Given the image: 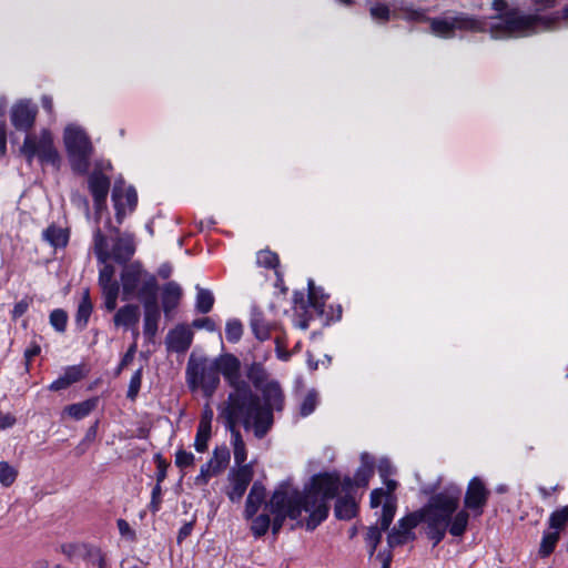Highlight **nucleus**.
I'll list each match as a JSON object with an SVG mask.
<instances>
[{"mask_svg":"<svg viewBox=\"0 0 568 568\" xmlns=\"http://www.w3.org/2000/svg\"><path fill=\"white\" fill-rule=\"evenodd\" d=\"M18 471L7 462H0V484L10 487L17 479Z\"/></svg>","mask_w":568,"mask_h":568,"instance_id":"44","label":"nucleus"},{"mask_svg":"<svg viewBox=\"0 0 568 568\" xmlns=\"http://www.w3.org/2000/svg\"><path fill=\"white\" fill-rule=\"evenodd\" d=\"M337 489L338 478L331 474L313 476L304 491L297 489L290 491L287 486L282 485L273 493L270 501L265 505L270 513L274 515L270 526L272 532L277 535L286 517L296 520L303 511L308 516L305 521H298V525H305L310 531L314 530L327 518L329 500L336 497Z\"/></svg>","mask_w":568,"mask_h":568,"instance_id":"1","label":"nucleus"},{"mask_svg":"<svg viewBox=\"0 0 568 568\" xmlns=\"http://www.w3.org/2000/svg\"><path fill=\"white\" fill-rule=\"evenodd\" d=\"M307 303L320 316L325 315V296L312 280L308 281Z\"/></svg>","mask_w":568,"mask_h":568,"instance_id":"31","label":"nucleus"},{"mask_svg":"<svg viewBox=\"0 0 568 568\" xmlns=\"http://www.w3.org/2000/svg\"><path fill=\"white\" fill-rule=\"evenodd\" d=\"M371 17L378 22L385 23L390 19V10L387 4L376 2L369 8Z\"/></svg>","mask_w":568,"mask_h":568,"instance_id":"45","label":"nucleus"},{"mask_svg":"<svg viewBox=\"0 0 568 568\" xmlns=\"http://www.w3.org/2000/svg\"><path fill=\"white\" fill-rule=\"evenodd\" d=\"M271 526V519L267 514L256 516L251 526V530L256 538L264 536Z\"/></svg>","mask_w":568,"mask_h":568,"instance_id":"43","label":"nucleus"},{"mask_svg":"<svg viewBox=\"0 0 568 568\" xmlns=\"http://www.w3.org/2000/svg\"><path fill=\"white\" fill-rule=\"evenodd\" d=\"M230 458V450L225 445L215 447L212 457L201 466L200 474L194 479L195 485L204 486L212 477L224 471L229 466Z\"/></svg>","mask_w":568,"mask_h":568,"instance_id":"12","label":"nucleus"},{"mask_svg":"<svg viewBox=\"0 0 568 568\" xmlns=\"http://www.w3.org/2000/svg\"><path fill=\"white\" fill-rule=\"evenodd\" d=\"M110 231L115 233L112 250H109L108 237L100 229H97L93 235L94 254L99 263H105L111 257L119 264H125L135 253L133 236L130 234H119V229L111 225V221L106 222Z\"/></svg>","mask_w":568,"mask_h":568,"instance_id":"6","label":"nucleus"},{"mask_svg":"<svg viewBox=\"0 0 568 568\" xmlns=\"http://www.w3.org/2000/svg\"><path fill=\"white\" fill-rule=\"evenodd\" d=\"M196 290V300H195V308L201 314L209 313L214 305V295L207 290L203 288L200 285L195 286Z\"/></svg>","mask_w":568,"mask_h":568,"instance_id":"33","label":"nucleus"},{"mask_svg":"<svg viewBox=\"0 0 568 568\" xmlns=\"http://www.w3.org/2000/svg\"><path fill=\"white\" fill-rule=\"evenodd\" d=\"M49 322L57 332L63 333L67 329L68 314L62 308H55L50 313Z\"/></svg>","mask_w":568,"mask_h":568,"instance_id":"41","label":"nucleus"},{"mask_svg":"<svg viewBox=\"0 0 568 568\" xmlns=\"http://www.w3.org/2000/svg\"><path fill=\"white\" fill-rule=\"evenodd\" d=\"M143 367L138 368L131 376L126 397L134 400L141 389Z\"/></svg>","mask_w":568,"mask_h":568,"instance_id":"46","label":"nucleus"},{"mask_svg":"<svg viewBox=\"0 0 568 568\" xmlns=\"http://www.w3.org/2000/svg\"><path fill=\"white\" fill-rule=\"evenodd\" d=\"M150 275L138 262L125 265L121 272L122 301H129L134 295L139 297V292Z\"/></svg>","mask_w":568,"mask_h":568,"instance_id":"13","label":"nucleus"},{"mask_svg":"<svg viewBox=\"0 0 568 568\" xmlns=\"http://www.w3.org/2000/svg\"><path fill=\"white\" fill-rule=\"evenodd\" d=\"M568 521V508L564 507L554 511L549 518V526L555 529L562 528Z\"/></svg>","mask_w":568,"mask_h":568,"instance_id":"48","label":"nucleus"},{"mask_svg":"<svg viewBox=\"0 0 568 568\" xmlns=\"http://www.w3.org/2000/svg\"><path fill=\"white\" fill-rule=\"evenodd\" d=\"M534 7L531 13L513 8L503 14L501 22L491 24L489 32L493 39H518L535 36L552 29L560 21V12L542 14L544 11L557 6L558 0H530Z\"/></svg>","mask_w":568,"mask_h":568,"instance_id":"3","label":"nucleus"},{"mask_svg":"<svg viewBox=\"0 0 568 568\" xmlns=\"http://www.w3.org/2000/svg\"><path fill=\"white\" fill-rule=\"evenodd\" d=\"M63 376L67 378L70 385H72L73 383L81 379V371L78 367L72 366L65 371Z\"/></svg>","mask_w":568,"mask_h":568,"instance_id":"64","label":"nucleus"},{"mask_svg":"<svg viewBox=\"0 0 568 568\" xmlns=\"http://www.w3.org/2000/svg\"><path fill=\"white\" fill-rule=\"evenodd\" d=\"M423 515L419 510L413 511L405 517L400 518L397 524L392 528L387 536V544L389 548L403 546L406 542L414 540L416 535L414 529L423 523Z\"/></svg>","mask_w":568,"mask_h":568,"instance_id":"11","label":"nucleus"},{"mask_svg":"<svg viewBox=\"0 0 568 568\" xmlns=\"http://www.w3.org/2000/svg\"><path fill=\"white\" fill-rule=\"evenodd\" d=\"M374 474V462L373 458L367 454H362V465L358 467V469L355 473L354 479L356 483V486L358 487H366L368 485V481L371 477Z\"/></svg>","mask_w":568,"mask_h":568,"instance_id":"29","label":"nucleus"},{"mask_svg":"<svg viewBox=\"0 0 568 568\" xmlns=\"http://www.w3.org/2000/svg\"><path fill=\"white\" fill-rule=\"evenodd\" d=\"M491 8L498 12V14L495 17L497 19V23L501 22V16L505 14L507 11L511 10L513 8H508V3L506 0H493ZM496 24V22L494 23Z\"/></svg>","mask_w":568,"mask_h":568,"instance_id":"56","label":"nucleus"},{"mask_svg":"<svg viewBox=\"0 0 568 568\" xmlns=\"http://www.w3.org/2000/svg\"><path fill=\"white\" fill-rule=\"evenodd\" d=\"M98 398H90L80 403L68 405L64 412L75 420L89 416L97 407Z\"/></svg>","mask_w":568,"mask_h":568,"instance_id":"28","label":"nucleus"},{"mask_svg":"<svg viewBox=\"0 0 568 568\" xmlns=\"http://www.w3.org/2000/svg\"><path fill=\"white\" fill-rule=\"evenodd\" d=\"M430 31L440 38H453L455 34L454 22L450 17L444 18H429Z\"/></svg>","mask_w":568,"mask_h":568,"instance_id":"30","label":"nucleus"},{"mask_svg":"<svg viewBox=\"0 0 568 568\" xmlns=\"http://www.w3.org/2000/svg\"><path fill=\"white\" fill-rule=\"evenodd\" d=\"M220 374L232 388L227 399L220 407L221 412L239 409L251 395L250 384L242 378L241 362L230 353L222 354L213 359L207 357L190 356L185 369V378L192 392L201 389L206 398H211L220 385Z\"/></svg>","mask_w":568,"mask_h":568,"instance_id":"2","label":"nucleus"},{"mask_svg":"<svg viewBox=\"0 0 568 568\" xmlns=\"http://www.w3.org/2000/svg\"><path fill=\"white\" fill-rule=\"evenodd\" d=\"M42 237L55 248L65 247L69 241V232L63 227L52 224L42 232Z\"/></svg>","mask_w":568,"mask_h":568,"instance_id":"27","label":"nucleus"},{"mask_svg":"<svg viewBox=\"0 0 568 568\" xmlns=\"http://www.w3.org/2000/svg\"><path fill=\"white\" fill-rule=\"evenodd\" d=\"M82 550H84L83 546H79L77 544H65L61 546L62 554L65 555L69 559H72L74 556L81 554Z\"/></svg>","mask_w":568,"mask_h":568,"instance_id":"60","label":"nucleus"},{"mask_svg":"<svg viewBox=\"0 0 568 568\" xmlns=\"http://www.w3.org/2000/svg\"><path fill=\"white\" fill-rule=\"evenodd\" d=\"M88 185L93 197L95 211H102L106 205V197L110 190V179L102 172L93 171L89 175Z\"/></svg>","mask_w":568,"mask_h":568,"instance_id":"18","label":"nucleus"},{"mask_svg":"<svg viewBox=\"0 0 568 568\" xmlns=\"http://www.w3.org/2000/svg\"><path fill=\"white\" fill-rule=\"evenodd\" d=\"M161 496H162L161 485L156 484L152 489L151 501L149 505V509L152 514H155L160 510L161 503H162Z\"/></svg>","mask_w":568,"mask_h":568,"instance_id":"52","label":"nucleus"},{"mask_svg":"<svg viewBox=\"0 0 568 568\" xmlns=\"http://www.w3.org/2000/svg\"><path fill=\"white\" fill-rule=\"evenodd\" d=\"M244 405H241V408L231 409L227 412H220V417L224 420L226 429L231 433V443L233 446L234 453V462L237 467L244 466L245 460L247 458L245 443L242 438L240 430L237 429V425L242 424L243 427L248 430L253 429L255 433V424L252 423L250 417L247 416V410Z\"/></svg>","mask_w":568,"mask_h":568,"instance_id":"8","label":"nucleus"},{"mask_svg":"<svg viewBox=\"0 0 568 568\" xmlns=\"http://www.w3.org/2000/svg\"><path fill=\"white\" fill-rule=\"evenodd\" d=\"M92 311L93 304L90 297V292L89 290H84L81 301L79 302L74 318L75 326L79 331H83L87 327Z\"/></svg>","mask_w":568,"mask_h":568,"instance_id":"25","label":"nucleus"},{"mask_svg":"<svg viewBox=\"0 0 568 568\" xmlns=\"http://www.w3.org/2000/svg\"><path fill=\"white\" fill-rule=\"evenodd\" d=\"M140 320V308L135 304H125L121 306L113 316L115 327L125 329L134 328Z\"/></svg>","mask_w":568,"mask_h":568,"instance_id":"22","label":"nucleus"},{"mask_svg":"<svg viewBox=\"0 0 568 568\" xmlns=\"http://www.w3.org/2000/svg\"><path fill=\"white\" fill-rule=\"evenodd\" d=\"M30 303L27 298H23L14 304L13 310L11 312L12 318L17 320L21 317L29 308Z\"/></svg>","mask_w":568,"mask_h":568,"instance_id":"59","label":"nucleus"},{"mask_svg":"<svg viewBox=\"0 0 568 568\" xmlns=\"http://www.w3.org/2000/svg\"><path fill=\"white\" fill-rule=\"evenodd\" d=\"M38 108L30 100H20L11 108V123L18 131L28 132L34 125Z\"/></svg>","mask_w":568,"mask_h":568,"instance_id":"17","label":"nucleus"},{"mask_svg":"<svg viewBox=\"0 0 568 568\" xmlns=\"http://www.w3.org/2000/svg\"><path fill=\"white\" fill-rule=\"evenodd\" d=\"M358 506L355 499L351 496L337 498L335 503L334 514L337 519L351 520L357 515Z\"/></svg>","mask_w":568,"mask_h":568,"instance_id":"26","label":"nucleus"},{"mask_svg":"<svg viewBox=\"0 0 568 568\" xmlns=\"http://www.w3.org/2000/svg\"><path fill=\"white\" fill-rule=\"evenodd\" d=\"M318 404V395L312 389L310 390L300 405V415L302 417H307L311 415L317 407Z\"/></svg>","mask_w":568,"mask_h":568,"instance_id":"42","label":"nucleus"},{"mask_svg":"<svg viewBox=\"0 0 568 568\" xmlns=\"http://www.w3.org/2000/svg\"><path fill=\"white\" fill-rule=\"evenodd\" d=\"M102 290V296L119 295L120 286L118 282L99 284Z\"/></svg>","mask_w":568,"mask_h":568,"instance_id":"62","label":"nucleus"},{"mask_svg":"<svg viewBox=\"0 0 568 568\" xmlns=\"http://www.w3.org/2000/svg\"><path fill=\"white\" fill-rule=\"evenodd\" d=\"M558 539L559 532L557 531L544 534L539 548V555L541 558H546L554 552Z\"/></svg>","mask_w":568,"mask_h":568,"instance_id":"39","label":"nucleus"},{"mask_svg":"<svg viewBox=\"0 0 568 568\" xmlns=\"http://www.w3.org/2000/svg\"><path fill=\"white\" fill-rule=\"evenodd\" d=\"M460 489L449 487L444 491L430 497L428 504L419 509L423 515V523L427 524V537L433 540L434 546L438 545L448 530L450 516L458 509Z\"/></svg>","mask_w":568,"mask_h":568,"instance_id":"4","label":"nucleus"},{"mask_svg":"<svg viewBox=\"0 0 568 568\" xmlns=\"http://www.w3.org/2000/svg\"><path fill=\"white\" fill-rule=\"evenodd\" d=\"M63 140L72 170L79 174L87 173L93 146L85 131L69 125L64 130Z\"/></svg>","mask_w":568,"mask_h":568,"instance_id":"7","label":"nucleus"},{"mask_svg":"<svg viewBox=\"0 0 568 568\" xmlns=\"http://www.w3.org/2000/svg\"><path fill=\"white\" fill-rule=\"evenodd\" d=\"M264 404L256 394L251 390L250 398L245 406L247 416L255 424V437L263 438L272 428L274 423L273 412L284 409L285 396L278 382L271 381L261 388Z\"/></svg>","mask_w":568,"mask_h":568,"instance_id":"5","label":"nucleus"},{"mask_svg":"<svg viewBox=\"0 0 568 568\" xmlns=\"http://www.w3.org/2000/svg\"><path fill=\"white\" fill-rule=\"evenodd\" d=\"M194 455L191 452L179 449L175 453V465L180 468H186L194 464Z\"/></svg>","mask_w":568,"mask_h":568,"instance_id":"50","label":"nucleus"},{"mask_svg":"<svg viewBox=\"0 0 568 568\" xmlns=\"http://www.w3.org/2000/svg\"><path fill=\"white\" fill-rule=\"evenodd\" d=\"M256 263L258 266L274 270L278 281H282L280 272L277 271L280 258L276 253L270 250H262L257 253Z\"/></svg>","mask_w":568,"mask_h":568,"instance_id":"35","label":"nucleus"},{"mask_svg":"<svg viewBox=\"0 0 568 568\" xmlns=\"http://www.w3.org/2000/svg\"><path fill=\"white\" fill-rule=\"evenodd\" d=\"M386 530L387 529H382L381 525H374V526L368 527L367 534L365 537V541H366L367 546H372L373 548H374V546H378L382 540V535Z\"/></svg>","mask_w":568,"mask_h":568,"instance_id":"49","label":"nucleus"},{"mask_svg":"<svg viewBox=\"0 0 568 568\" xmlns=\"http://www.w3.org/2000/svg\"><path fill=\"white\" fill-rule=\"evenodd\" d=\"M254 476L253 465L246 464L244 466L232 469L229 474L231 488L227 490V497L231 501L236 503L244 496L250 483Z\"/></svg>","mask_w":568,"mask_h":568,"instance_id":"15","label":"nucleus"},{"mask_svg":"<svg viewBox=\"0 0 568 568\" xmlns=\"http://www.w3.org/2000/svg\"><path fill=\"white\" fill-rule=\"evenodd\" d=\"M211 437V428L199 427L195 435L194 447L199 453L207 449V442Z\"/></svg>","mask_w":568,"mask_h":568,"instance_id":"47","label":"nucleus"},{"mask_svg":"<svg viewBox=\"0 0 568 568\" xmlns=\"http://www.w3.org/2000/svg\"><path fill=\"white\" fill-rule=\"evenodd\" d=\"M246 376L252 382L255 388H263L262 385L267 379V373L261 363L253 362L247 366Z\"/></svg>","mask_w":568,"mask_h":568,"instance_id":"36","label":"nucleus"},{"mask_svg":"<svg viewBox=\"0 0 568 568\" xmlns=\"http://www.w3.org/2000/svg\"><path fill=\"white\" fill-rule=\"evenodd\" d=\"M182 295L183 291L179 283L170 281L163 285L161 302L166 317L179 306Z\"/></svg>","mask_w":568,"mask_h":568,"instance_id":"20","label":"nucleus"},{"mask_svg":"<svg viewBox=\"0 0 568 568\" xmlns=\"http://www.w3.org/2000/svg\"><path fill=\"white\" fill-rule=\"evenodd\" d=\"M396 513V499L395 497L386 498L383 504L382 515L378 520V525L382 526V529H389V526L395 517Z\"/></svg>","mask_w":568,"mask_h":568,"instance_id":"37","label":"nucleus"},{"mask_svg":"<svg viewBox=\"0 0 568 568\" xmlns=\"http://www.w3.org/2000/svg\"><path fill=\"white\" fill-rule=\"evenodd\" d=\"M266 496V490L264 485L261 481H254L248 496L246 498L245 505V516L246 518H253L261 505L263 504Z\"/></svg>","mask_w":568,"mask_h":568,"instance_id":"24","label":"nucleus"},{"mask_svg":"<svg viewBox=\"0 0 568 568\" xmlns=\"http://www.w3.org/2000/svg\"><path fill=\"white\" fill-rule=\"evenodd\" d=\"M489 496L490 490L486 487L484 480L479 477H473L466 489L464 498L465 508L473 511L475 516H481Z\"/></svg>","mask_w":568,"mask_h":568,"instance_id":"14","label":"nucleus"},{"mask_svg":"<svg viewBox=\"0 0 568 568\" xmlns=\"http://www.w3.org/2000/svg\"><path fill=\"white\" fill-rule=\"evenodd\" d=\"M212 419H213V410L211 409V407L209 405H206L202 413V416H201V419L199 423V427L211 428Z\"/></svg>","mask_w":568,"mask_h":568,"instance_id":"63","label":"nucleus"},{"mask_svg":"<svg viewBox=\"0 0 568 568\" xmlns=\"http://www.w3.org/2000/svg\"><path fill=\"white\" fill-rule=\"evenodd\" d=\"M155 458L158 463L156 484L161 485V483L166 478L169 464L161 457V455H156Z\"/></svg>","mask_w":568,"mask_h":568,"instance_id":"58","label":"nucleus"},{"mask_svg":"<svg viewBox=\"0 0 568 568\" xmlns=\"http://www.w3.org/2000/svg\"><path fill=\"white\" fill-rule=\"evenodd\" d=\"M111 199L115 209V217L119 223H122L126 214V206L133 211L138 203V194L133 186L124 190L123 182H116L113 186Z\"/></svg>","mask_w":568,"mask_h":568,"instance_id":"16","label":"nucleus"},{"mask_svg":"<svg viewBox=\"0 0 568 568\" xmlns=\"http://www.w3.org/2000/svg\"><path fill=\"white\" fill-rule=\"evenodd\" d=\"M192 339V331L184 325H180L169 332L165 342L170 351L184 353L190 348Z\"/></svg>","mask_w":568,"mask_h":568,"instance_id":"19","label":"nucleus"},{"mask_svg":"<svg viewBox=\"0 0 568 568\" xmlns=\"http://www.w3.org/2000/svg\"><path fill=\"white\" fill-rule=\"evenodd\" d=\"M29 163L34 156L41 162L54 163L58 160V152L53 146V140L50 131L43 130L40 136L27 135L20 149Z\"/></svg>","mask_w":568,"mask_h":568,"instance_id":"10","label":"nucleus"},{"mask_svg":"<svg viewBox=\"0 0 568 568\" xmlns=\"http://www.w3.org/2000/svg\"><path fill=\"white\" fill-rule=\"evenodd\" d=\"M243 335V325L240 320L233 318L226 322L225 337L230 343H237Z\"/></svg>","mask_w":568,"mask_h":568,"instance_id":"40","label":"nucleus"},{"mask_svg":"<svg viewBox=\"0 0 568 568\" xmlns=\"http://www.w3.org/2000/svg\"><path fill=\"white\" fill-rule=\"evenodd\" d=\"M136 343L134 342L132 345H130V347L128 348V351L125 352V354L123 355V357L121 358L118 367H116V371H115V374L119 375L121 374V372L129 365L132 363L134 356H135V353H136Z\"/></svg>","mask_w":568,"mask_h":568,"instance_id":"51","label":"nucleus"},{"mask_svg":"<svg viewBox=\"0 0 568 568\" xmlns=\"http://www.w3.org/2000/svg\"><path fill=\"white\" fill-rule=\"evenodd\" d=\"M386 498V493L383 488H375L371 493L369 505L372 508H377L382 504V499Z\"/></svg>","mask_w":568,"mask_h":568,"instance_id":"61","label":"nucleus"},{"mask_svg":"<svg viewBox=\"0 0 568 568\" xmlns=\"http://www.w3.org/2000/svg\"><path fill=\"white\" fill-rule=\"evenodd\" d=\"M139 298L144 310L143 333L149 341H152L158 333L161 318V311L158 304V282L154 275L148 276L144 281L139 292Z\"/></svg>","mask_w":568,"mask_h":568,"instance_id":"9","label":"nucleus"},{"mask_svg":"<svg viewBox=\"0 0 568 568\" xmlns=\"http://www.w3.org/2000/svg\"><path fill=\"white\" fill-rule=\"evenodd\" d=\"M116 526L122 537L126 538L130 541H134L136 539L135 531L131 528L130 524L125 519H118Z\"/></svg>","mask_w":568,"mask_h":568,"instance_id":"53","label":"nucleus"},{"mask_svg":"<svg viewBox=\"0 0 568 568\" xmlns=\"http://www.w3.org/2000/svg\"><path fill=\"white\" fill-rule=\"evenodd\" d=\"M83 558L97 568H106V559L101 549L97 547L83 546Z\"/></svg>","mask_w":568,"mask_h":568,"instance_id":"38","label":"nucleus"},{"mask_svg":"<svg viewBox=\"0 0 568 568\" xmlns=\"http://www.w3.org/2000/svg\"><path fill=\"white\" fill-rule=\"evenodd\" d=\"M454 22V30L470 31V32H484L486 31L485 18H478L470 16L465 12H457L450 17Z\"/></svg>","mask_w":568,"mask_h":568,"instance_id":"23","label":"nucleus"},{"mask_svg":"<svg viewBox=\"0 0 568 568\" xmlns=\"http://www.w3.org/2000/svg\"><path fill=\"white\" fill-rule=\"evenodd\" d=\"M331 475H335L338 478V488H342V490L348 496V494L352 491L354 485H356L355 479L345 476L343 479H341L339 475L337 473H329ZM339 489H337L338 491Z\"/></svg>","mask_w":568,"mask_h":568,"instance_id":"55","label":"nucleus"},{"mask_svg":"<svg viewBox=\"0 0 568 568\" xmlns=\"http://www.w3.org/2000/svg\"><path fill=\"white\" fill-rule=\"evenodd\" d=\"M250 327L255 338L260 342L271 337L273 325L265 320L263 312L257 306H252L250 315Z\"/></svg>","mask_w":568,"mask_h":568,"instance_id":"21","label":"nucleus"},{"mask_svg":"<svg viewBox=\"0 0 568 568\" xmlns=\"http://www.w3.org/2000/svg\"><path fill=\"white\" fill-rule=\"evenodd\" d=\"M400 18L409 22H428L427 10L415 8L413 4L402 3L398 7Z\"/></svg>","mask_w":568,"mask_h":568,"instance_id":"34","label":"nucleus"},{"mask_svg":"<svg viewBox=\"0 0 568 568\" xmlns=\"http://www.w3.org/2000/svg\"><path fill=\"white\" fill-rule=\"evenodd\" d=\"M454 514V517L453 515L450 516L448 531L452 536L460 537L467 529L469 514L465 509L459 510L457 513L455 511Z\"/></svg>","mask_w":568,"mask_h":568,"instance_id":"32","label":"nucleus"},{"mask_svg":"<svg viewBox=\"0 0 568 568\" xmlns=\"http://www.w3.org/2000/svg\"><path fill=\"white\" fill-rule=\"evenodd\" d=\"M104 266L99 272V284L116 282L114 280L115 270L111 264L103 263Z\"/></svg>","mask_w":568,"mask_h":568,"instance_id":"54","label":"nucleus"},{"mask_svg":"<svg viewBox=\"0 0 568 568\" xmlns=\"http://www.w3.org/2000/svg\"><path fill=\"white\" fill-rule=\"evenodd\" d=\"M192 326L195 328H205L209 332L216 329L215 322L210 317L196 318L193 321Z\"/></svg>","mask_w":568,"mask_h":568,"instance_id":"57","label":"nucleus"}]
</instances>
